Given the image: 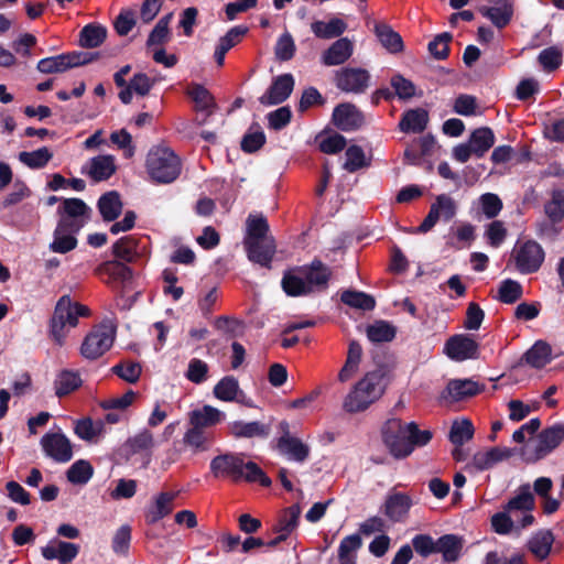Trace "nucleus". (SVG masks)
Here are the masks:
<instances>
[{
  "label": "nucleus",
  "mask_w": 564,
  "mask_h": 564,
  "mask_svg": "<svg viewBox=\"0 0 564 564\" xmlns=\"http://www.w3.org/2000/svg\"><path fill=\"white\" fill-rule=\"evenodd\" d=\"M463 547V536L448 533L437 539L436 553L442 554L444 562H457L462 555Z\"/></svg>",
  "instance_id": "nucleus-27"
},
{
  "label": "nucleus",
  "mask_w": 564,
  "mask_h": 564,
  "mask_svg": "<svg viewBox=\"0 0 564 564\" xmlns=\"http://www.w3.org/2000/svg\"><path fill=\"white\" fill-rule=\"evenodd\" d=\"M370 74L360 67H343L335 74V84L345 93L362 94L369 87Z\"/></svg>",
  "instance_id": "nucleus-11"
},
{
  "label": "nucleus",
  "mask_w": 564,
  "mask_h": 564,
  "mask_svg": "<svg viewBox=\"0 0 564 564\" xmlns=\"http://www.w3.org/2000/svg\"><path fill=\"white\" fill-rule=\"evenodd\" d=\"M544 213L552 224L564 220V189L554 188L550 199L544 204Z\"/></svg>",
  "instance_id": "nucleus-44"
},
{
  "label": "nucleus",
  "mask_w": 564,
  "mask_h": 564,
  "mask_svg": "<svg viewBox=\"0 0 564 564\" xmlns=\"http://www.w3.org/2000/svg\"><path fill=\"white\" fill-rule=\"evenodd\" d=\"M362 356L361 345L357 340H350L348 345L345 365L338 373V380L346 382L357 371Z\"/></svg>",
  "instance_id": "nucleus-41"
},
{
  "label": "nucleus",
  "mask_w": 564,
  "mask_h": 564,
  "mask_svg": "<svg viewBox=\"0 0 564 564\" xmlns=\"http://www.w3.org/2000/svg\"><path fill=\"white\" fill-rule=\"evenodd\" d=\"M514 454L516 448L491 447L487 452H477L473 457V465L479 471L488 470L496 464L509 459Z\"/></svg>",
  "instance_id": "nucleus-20"
},
{
  "label": "nucleus",
  "mask_w": 564,
  "mask_h": 564,
  "mask_svg": "<svg viewBox=\"0 0 564 564\" xmlns=\"http://www.w3.org/2000/svg\"><path fill=\"white\" fill-rule=\"evenodd\" d=\"M495 141V133L489 127L475 129L468 139V142L474 150V155L477 158H482L485 153L492 148Z\"/></svg>",
  "instance_id": "nucleus-35"
},
{
  "label": "nucleus",
  "mask_w": 564,
  "mask_h": 564,
  "mask_svg": "<svg viewBox=\"0 0 564 564\" xmlns=\"http://www.w3.org/2000/svg\"><path fill=\"white\" fill-rule=\"evenodd\" d=\"M370 165V162L367 161L365 152L359 145H350L346 150V162L344 164V169L349 173H355L362 167H367Z\"/></svg>",
  "instance_id": "nucleus-58"
},
{
  "label": "nucleus",
  "mask_w": 564,
  "mask_h": 564,
  "mask_svg": "<svg viewBox=\"0 0 564 564\" xmlns=\"http://www.w3.org/2000/svg\"><path fill=\"white\" fill-rule=\"evenodd\" d=\"M177 494L163 491L154 497L153 502L144 511V520L148 525L158 523L163 518L172 513L174 500Z\"/></svg>",
  "instance_id": "nucleus-18"
},
{
  "label": "nucleus",
  "mask_w": 564,
  "mask_h": 564,
  "mask_svg": "<svg viewBox=\"0 0 564 564\" xmlns=\"http://www.w3.org/2000/svg\"><path fill=\"white\" fill-rule=\"evenodd\" d=\"M474 425L470 420L464 419L462 422H454L449 431V441L455 446H462L474 436Z\"/></svg>",
  "instance_id": "nucleus-55"
},
{
  "label": "nucleus",
  "mask_w": 564,
  "mask_h": 564,
  "mask_svg": "<svg viewBox=\"0 0 564 564\" xmlns=\"http://www.w3.org/2000/svg\"><path fill=\"white\" fill-rule=\"evenodd\" d=\"M446 390L453 400L460 401L481 393L485 386L473 379H452L448 381Z\"/></svg>",
  "instance_id": "nucleus-28"
},
{
  "label": "nucleus",
  "mask_w": 564,
  "mask_h": 564,
  "mask_svg": "<svg viewBox=\"0 0 564 564\" xmlns=\"http://www.w3.org/2000/svg\"><path fill=\"white\" fill-rule=\"evenodd\" d=\"M563 61L562 50L557 46H550L542 50L538 56L539 64L547 73L556 70Z\"/></svg>",
  "instance_id": "nucleus-57"
},
{
  "label": "nucleus",
  "mask_w": 564,
  "mask_h": 564,
  "mask_svg": "<svg viewBox=\"0 0 564 564\" xmlns=\"http://www.w3.org/2000/svg\"><path fill=\"white\" fill-rule=\"evenodd\" d=\"M332 275L330 267L321 259L314 258L307 264L285 270L281 280V288L291 297L322 293L328 289Z\"/></svg>",
  "instance_id": "nucleus-1"
},
{
  "label": "nucleus",
  "mask_w": 564,
  "mask_h": 564,
  "mask_svg": "<svg viewBox=\"0 0 564 564\" xmlns=\"http://www.w3.org/2000/svg\"><path fill=\"white\" fill-rule=\"evenodd\" d=\"M153 445V434L147 429H143L134 436L129 437L126 442V447L131 454H138L143 451L151 449Z\"/></svg>",
  "instance_id": "nucleus-60"
},
{
  "label": "nucleus",
  "mask_w": 564,
  "mask_h": 564,
  "mask_svg": "<svg viewBox=\"0 0 564 564\" xmlns=\"http://www.w3.org/2000/svg\"><path fill=\"white\" fill-rule=\"evenodd\" d=\"M390 85L393 89L392 93L394 94V97H398L400 100H409L416 94L414 83L405 78L400 73L392 75L390 78Z\"/></svg>",
  "instance_id": "nucleus-53"
},
{
  "label": "nucleus",
  "mask_w": 564,
  "mask_h": 564,
  "mask_svg": "<svg viewBox=\"0 0 564 564\" xmlns=\"http://www.w3.org/2000/svg\"><path fill=\"white\" fill-rule=\"evenodd\" d=\"M97 207L104 221H115L122 212V202L120 195L116 191H110L101 195L98 199Z\"/></svg>",
  "instance_id": "nucleus-31"
},
{
  "label": "nucleus",
  "mask_w": 564,
  "mask_h": 564,
  "mask_svg": "<svg viewBox=\"0 0 564 564\" xmlns=\"http://www.w3.org/2000/svg\"><path fill=\"white\" fill-rule=\"evenodd\" d=\"M366 333L368 339L372 343H388L394 339L397 329L386 321H377L368 325Z\"/></svg>",
  "instance_id": "nucleus-47"
},
{
  "label": "nucleus",
  "mask_w": 564,
  "mask_h": 564,
  "mask_svg": "<svg viewBox=\"0 0 564 564\" xmlns=\"http://www.w3.org/2000/svg\"><path fill=\"white\" fill-rule=\"evenodd\" d=\"M99 57L98 52L73 51L40 59L36 69L43 74L64 73L70 68L87 65Z\"/></svg>",
  "instance_id": "nucleus-7"
},
{
  "label": "nucleus",
  "mask_w": 564,
  "mask_h": 564,
  "mask_svg": "<svg viewBox=\"0 0 564 564\" xmlns=\"http://www.w3.org/2000/svg\"><path fill=\"white\" fill-rule=\"evenodd\" d=\"M247 237L245 240L265 239L270 230L269 223L262 214H250L246 221Z\"/></svg>",
  "instance_id": "nucleus-49"
},
{
  "label": "nucleus",
  "mask_w": 564,
  "mask_h": 564,
  "mask_svg": "<svg viewBox=\"0 0 564 564\" xmlns=\"http://www.w3.org/2000/svg\"><path fill=\"white\" fill-rule=\"evenodd\" d=\"M375 34L381 45L390 53L397 54L403 51V40L390 25L386 23L375 24Z\"/></svg>",
  "instance_id": "nucleus-32"
},
{
  "label": "nucleus",
  "mask_w": 564,
  "mask_h": 564,
  "mask_svg": "<svg viewBox=\"0 0 564 564\" xmlns=\"http://www.w3.org/2000/svg\"><path fill=\"white\" fill-rule=\"evenodd\" d=\"M381 437L395 459H403L411 455V448L406 446L408 423L404 424L401 419H388L381 426Z\"/></svg>",
  "instance_id": "nucleus-8"
},
{
  "label": "nucleus",
  "mask_w": 564,
  "mask_h": 564,
  "mask_svg": "<svg viewBox=\"0 0 564 564\" xmlns=\"http://www.w3.org/2000/svg\"><path fill=\"white\" fill-rule=\"evenodd\" d=\"M94 475V468L88 460L78 459L67 470V480L74 485L87 484Z\"/></svg>",
  "instance_id": "nucleus-51"
},
{
  "label": "nucleus",
  "mask_w": 564,
  "mask_h": 564,
  "mask_svg": "<svg viewBox=\"0 0 564 564\" xmlns=\"http://www.w3.org/2000/svg\"><path fill=\"white\" fill-rule=\"evenodd\" d=\"M90 313L88 306L73 302L69 295L61 296L48 323V335L54 344L62 347L66 338L65 327H76L78 317H89Z\"/></svg>",
  "instance_id": "nucleus-4"
},
{
  "label": "nucleus",
  "mask_w": 564,
  "mask_h": 564,
  "mask_svg": "<svg viewBox=\"0 0 564 564\" xmlns=\"http://www.w3.org/2000/svg\"><path fill=\"white\" fill-rule=\"evenodd\" d=\"M83 380L78 371L64 369L59 371L54 380L55 394L58 398L66 397L79 389Z\"/></svg>",
  "instance_id": "nucleus-33"
},
{
  "label": "nucleus",
  "mask_w": 564,
  "mask_h": 564,
  "mask_svg": "<svg viewBox=\"0 0 564 564\" xmlns=\"http://www.w3.org/2000/svg\"><path fill=\"white\" fill-rule=\"evenodd\" d=\"M275 449L288 460L299 464L305 463L311 454V447L299 437L281 441L275 444Z\"/></svg>",
  "instance_id": "nucleus-22"
},
{
  "label": "nucleus",
  "mask_w": 564,
  "mask_h": 564,
  "mask_svg": "<svg viewBox=\"0 0 564 564\" xmlns=\"http://www.w3.org/2000/svg\"><path fill=\"white\" fill-rule=\"evenodd\" d=\"M523 295V288L520 282L506 279L500 282L497 300L503 304H513Z\"/></svg>",
  "instance_id": "nucleus-50"
},
{
  "label": "nucleus",
  "mask_w": 564,
  "mask_h": 564,
  "mask_svg": "<svg viewBox=\"0 0 564 564\" xmlns=\"http://www.w3.org/2000/svg\"><path fill=\"white\" fill-rule=\"evenodd\" d=\"M41 445L46 454L57 463H67L73 457L70 441L62 433H46L41 438Z\"/></svg>",
  "instance_id": "nucleus-13"
},
{
  "label": "nucleus",
  "mask_w": 564,
  "mask_h": 564,
  "mask_svg": "<svg viewBox=\"0 0 564 564\" xmlns=\"http://www.w3.org/2000/svg\"><path fill=\"white\" fill-rule=\"evenodd\" d=\"M151 180L159 184L174 182L181 174L180 158L169 148H154L150 150L145 162Z\"/></svg>",
  "instance_id": "nucleus-5"
},
{
  "label": "nucleus",
  "mask_w": 564,
  "mask_h": 564,
  "mask_svg": "<svg viewBox=\"0 0 564 564\" xmlns=\"http://www.w3.org/2000/svg\"><path fill=\"white\" fill-rule=\"evenodd\" d=\"M551 352L552 348L546 341L538 340L525 351L523 358L531 367L541 369L552 360Z\"/></svg>",
  "instance_id": "nucleus-38"
},
{
  "label": "nucleus",
  "mask_w": 564,
  "mask_h": 564,
  "mask_svg": "<svg viewBox=\"0 0 564 564\" xmlns=\"http://www.w3.org/2000/svg\"><path fill=\"white\" fill-rule=\"evenodd\" d=\"M89 207L87 204L80 198H64L62 200V206L58 207L57 213L61 216H66L70 218H78L80 216L86 215L89 212Z\"/></svg>",
  "instance_id": "nucleus-62"
},
{
  "label": "nucleus",
  "mask_w": 564,
  "mask_h": 564,
  "mask_svg": "<svg viewBox=\"0 0 564 564\" xmlns=\"http://www.w3.org/2000/svg\"><path fill=\"white\" fill-rule=\"evenodd\" d=\"M294 85V77L290 73L274 77L267 91L259 97V102L263 106L280 105L291 96Z\"/></svg>",
  "instance_id": "nucleus-14"
},
{
  "label": "nucleus",
  "mask_w": 564,
  "mask_h": 564,
  "mask_svg": "<svg viewBox=\"0 0 564 564\" xmlns=\"http://www.w3.org/2000/svg\"><path fill=\"white\" fill-rule=\"evenodd\" d=\"M311 30L316 37L328 40L340 36L347 30V23L339 18L328 22L317 20L311 24Z\"/></svg>",
  "instance_id": "nucleus-36"
},
{
  "label": "nucleus",
  "mask_w": 564,
  "mask_h": 564,
  "mask_svg": "<svg viewBox=\"0 0 564 564\" xmlns=\"http://www.w3.org/2000/svg\"><path fill=\"white\" fill-rule=\"evenodd\" d=\"M412 507V499L403 492L389 495L384 501L383 513L392 522L402 521Z\"/></svg>",
  "instance_id": "nucleus-21"
},
{
  "label": "nucleus",
  "mask_w": 564,
  "mask_h": 564,
  "mask_svg": "<svg viewBox=\"0 0 564 564\" xmlns=\"http://www.w3.org/2000/svg\"><path fill=\"white\" fill-rule=\"evenodd\" d=\"M52 158L53 153L46 147L32 152L22 151L19 153L20 162L32 170L45 167Z\"/></svg>",
  "instance_id": "nucleus-48"
},
{
  "label": "nucleus",
  "mask_w": 564,
  "mask_h": 564,
  "mask_svg": "<svg viewBox=\"0 0 564 564\" xmlns=\"http://www.w3.org/2000/svg\"><path fill=\"white\" fill-rule=\"evenodd\" d=\"M187 95L196 105V109L212 113V109L216 107L213 95L200 84H192L187 89Z\"/></svg>",
  "instance_id": "nucleus-46"
},
{
  "label": "nucleus",
  "mask_w": 564,
  "mask_h": 564,
  "mask_svg": "<svg viewBox=\"0 0 564 564\" xmlns=\"http://www.w3.org/2000/svg\"><path fill=\"white\" fill-rule=\"evenodd\" d=\"M432 437L433 433L430 430H420L415 422L408 423L406 446H410L411 454L416 447H423L427 445Z\"/></svg>",
  "instance_id": "nucleus-59"
},
{
  "label": "nucleus",
  "mask_w": 564,
  "mask_h": 564,
  "mask_svg": "<svg viewBox=\"0 0 564 564\" xmlns=\"http://www.w3.org/2000/svg\"><path fill=\"white\" fill-rule=\"evenodd\" d=\"M453 35L449 32L437 34L427 45V50L433 58L437 61L446 59L449 55V43Z\"/></svg>",
  "instance_id": "nucleus-56"
},
{
  "label": "nucleus",
  "mask_w": 564,
  "mask_h": 564,
  "mask_svg": "<svg viewBox=\"0 0 564 564\" xmlns=\"http://www.w3.org/2000/svg\"><path fill=\"white\" fill-rule=\"evenodd\" d=\"M107 28L99 23L86 24L78 34V44L84 48L99 47L107 39Z\"/></svg>",
  "instance_id": "nucleus-30"
},
{
  "label": "nucleus",
  "mask_w": 564,
  "mask_h": 564,
  "mask_svg": "<svg viewBox=\"0 0 564 564\" xmlns=\"http://www.w3.org/2000/svg\"><path fill=\"white\" fill-rule=\"evenodd\" d=\"M131 543V527L121 525L115 533L111 541L112 551L119 556H127Z\"/></svg>",
  "instance_id": "nucleus-63"
},
{
  "label": "nucleus",
  "mask_w": 564,
  "mask_h": 564,
  "mask_svg": "<svg viewBox=\"0 0 564 564\" xmlns=\"http://www.w3.org/2000/svg\"><path fill=\"white\" fill-rule=\"evenodd\" d=\"M563 440L564 425L554 424L539 433L532 452L524 447L521 451V455L527 463H535L554 451Z\"/></svg>",
  "instance_id": "nucleus-10"
},
{
  "label": "nucleus",
  "mask_w": 564,
  "mask_h": 564,
  "mask_svg": "<svg viewBox=\"0 0 564 564\" xmlns=\"http://www.w3.org/2000/svg\"><path fill=\"white\" fill-rule=\"evenodd\" d=\"M444 354L454 361L476 359L479 355V345L469 335L457 334L446 340Z\"/></svg>",
  "instance_id": "nucleus-12"
},
{
  "label": "nucleus",
  "mask_w": 564,
  "mask_h": 564,
  "mask_svg": "<svg viewBox=\"0 0 564 564\" xmlns=\"http://www.w3.org/2000/svg\"><path fill=\"white\" fill-rule=\"evenodd\" d=\"M140 239L133 235H128L118 239L111 247L115 259L126 263L134 262L140 256Z\"/></svg>",
  "instance_id": "nucleus-26"
},
{
  "label": "nucleus",
  "mask_w": 564,
  "mask_h": 564,
  "mask_svg": "<svg viewBox=\"0 0 564 564\" xmlns=\"http://www.w3.org/2000/svg\"><path fill=\"white\" fill-rule=\"evenodd\" d=\"M224 413L212 405H204L202 409L189 413V423L192 426L204 429L218 424Z\"/></svg>",
  "instance_id": "nucleus-37"
},
{
  "label": "nucleus",
  "mask_w": 564,
  "mask_h": 564,
  "mask_svg": "<svg viewBox=\"0 0 564 564\" xmlns=\"http://www.w3.org/2000/svg\"><path fill=\"white\" fill-rule=\"evenodd\" d=\"M497 7H482L479 9L482 17L489 19L498 28H506L513 17V4L510 0H495Z\"/></svg>",
  "instance_id": "nucleus-23"
},
{
  "label": "nucleus",
  "mask_w": 564,
  "mask_h": 564,
  "mask_svg": "<svg viewBox=\"0 0 564 564\" xmlns=\"http://www.w3.org/2000/svg\"><path fill=\"white\" fill-rule=\"evenodd\" d=\"M296 46L293 36L284 32L276 41L274 46L275 58L280 62H288L294 57Z\"/></svg>",
  "instance_id": "nucleus-61"
},
{
  "label": "nucleus",
  "mask_w": 564,
  "mask_h": 564,
  "mask_svg": "<svg viewBox=\"0 0 564 564\" xmlns=\"http://www.w3.org/2000/svg\"><path fill=\"white\" fill-rule=\"evenodd\" d=\"M116 172L115 159L112 155H98L90 161L89 176L95 182L110 178Z\"/></svg>",
  "instance_id": "nucleus-39"
},
{
  "label": "nucleus",
  "mask_w": 564,
  "mask_h": 564,
  "mask_svg": "<svg viewBox=\"0 0 564 564\" xmlns=\"http://www.w3.org/2000/svg\"><path fill=\"white\" fill-rule=\"evenodd\" d=\"M116 328L107 324L95 326L84 338L80 354L86 359L95 360L108 351L115 340Z\"/></svg>",
  "instance_id": "nucleus-9"
},
{
  "label": "nucleus",
  "mask_w": 564,
  "mask_h": 564,
  "mask_svg": "<svg viewBox=\"0 0 564 564\" xmlns=\"http://www.w3.org/2000/svg\"><path fill=\"white\" fill-rule=\"evenodd\" d=\"M511 259L519 273L532 274L538 272L544 263L545 251L535 240L517 241L511 252Z\"/></svg>",
  "instance_id": "nucleus-6"
},
{
  "label": "nucleus",
  "mask_w": 564,
  "mask_h": 564,
  "mask_svg": "<svg viewBox=\"0 0 564 564\" xmlns=\"http://www.w3.org/2000/svg\"><path fill=\"white\" fill-rule=\"evenodd\" d=\"M534 509V496L530 491L529 485L520 487L519 494L511 498L505 506L507 512L513 510L531 511Z\"/></svg>",
  "instance_id": "nucleus-52"
},
{
  "label": "nucleus",
  "mask_w": 564,
  "mask_h": 564,
  "mask_svg": "<svg viewBox=\"0 0 564 564\" xmlns=\"http://www.w3.org/2000/svg\"><path fill=\"white\" fill-rule=\"evenodd\" d=\"M172 19V13H169L162 17L155 24V26L150 32L147 40V47H151L154 45H163L170 39V22Z\"/></svg>",
  "instance_id": "nucleus-54"
},
{
  "label": "nucleus",
  "mask_w": 564,
  "mask_h": 564,
  "mask_svg": "<svg viewBox=\"0 0 564 564\" xmlns=\"http://www.w3.org/2000/svg\"><path fill=\"white\" fill-rule=\"evenodd\" d=\"M362 540L358 533L345 536L338 547L339 564H357L356 552L361 547Z\"/></svg>",
  "instance_id": "nucleus-42"
},
{
  "label": "nucleus",
  "mask_w": 564,
  "mask_h": 564,
  "mask_svg": "<svg viewBox=\"0 0 564 564\" xmlns=\"http://www.w3.org/2000/svg\"><path fill=\"white\" fill-rule=\"evenodd\" d=\"M243 245L250 261L268 269L271 268L275 254L273 238L245 240Z\"/></svg>",
  "instance_id": "nucleus-16"
},
{
  "label": "nucleus",
  "mask_w": 564,
  "mask_h": 564,
  "mask_svg": "<svg viewBox=\"0 0 564 564\" xmlns=\"http://www.w3.org/2000/svg\"><path fill=\"white\" fill-rule=\"evenodd\" d=\"M229 432L235 438H268L271 425L260 421H235L229 425Z\"/></svg>",
  "instance_id": "nucleus-19"
},
{
  "label": "nucleus",
  "mask_w": 564,
  "mask_h": 564,
  "mask_svg": "<svg viewBox=\"0 0 564 564\" xmlns=\"http://www.w3.org/2000/svg\"><path fill=\"white\" fill-rule=\"evenodd\" d=\"M332 122L339 130L350 132L364 124V115L354 104L343 102L334 108Z\"/></svg>",
  "instance_id": "nucleus-15"
},
{
  "label": "nucleus",
  "mask_w": 564,
  "mask_h": 564,
  "mask_svg": "<svg viewBox=\"0 0 564 564\" xmlns=\"http://www.w3.org/2000/svg\"><path fill=\"white\" fill-rule=\"evenodd\" d=\"M31 196V189L22 180H15L13 183V191L9 193L0 203V209H7L13 205L21 203L23 199Z\"/></svg>",
  "instance_id": "nucleus-64"
},
{
  "label": "nucleus",
  "mask_w": 564,
  "mask_h": 564,
  "mask_svg": "<svg viewBox=\"0 0 564 564\" xmlns=\"http://www.w3.org/2000/svg\"><path fill=\"white\" fill-rule=\"evenodd\" d=\"M352 50V43L347 37H340L324 51L322 63L326 66L341 65L351 56Z\"/></svg>",
  "instance_id": "nucleus-25"
},
{
  "label": "nucleus",
  "mask_w": 564,
  "mask_h": 564,
  "mask_svg": "<svg viewBox=\"0 0 564 564\" xmlns=\"http://www.w3.org/2000/svg\"><path fill=\"white\" fill-rule=\"evenodd\" d=\"M98 272L108 275L112 281L122 284L130 283L133 272L128 264L121 260H108L99 264Z\"/></svg>",
  "instance_id": "nucleus-34"
},
{
  "label": "nucleus",
  "mask_w": 564,
  "mask_h": 564,
  "mask_svg": "<svg viewBox=\"0 0 564 564\" xmlns=\"http://www.w3.org/2000/svg\"><path fill=\"white\" fill-rule=\"evenodd\" d=\"M245 454L228 452L215 456L209 464L210 473L215 478H226L235 484L246 481L259 484L268 488L272 485L271 478L254 462H245Z\"/></svg>",
  "instance_id": "nucleus-2"
},
{
  "label": "nucleus",
  "mask_w": 564,
  "mask_h": 564,
  "mask_svg": "<svg viewBox=\"0 0 564 564\" xmlns=\"http://www.w3.org/2000/svg\"><path fill=\"white\" fill-rule=\"evenodd\" d=\"M340 301L354 308L362 311H372L376 307V300L361 291L346 290L340 295Z\"/></svg>",
  "instance_id": "nucleus-45"
},
{
  "label": "nucleus",
  "mask_w": 564,
  "mask_h": 564,
  "mask_svg": "<svg viewBox=\"0 0 564 564\" xmlns=\"http://www.w3.org/2000/svg\"><path fill=\"white\" fill-rule=\"evenodd\" d=\"M429 123V112L423 108L405 110L399 121V129L404 133H421Z\"/></svg>",
  "instance_id": "nucleus-24"
},
{
  "label": "nucleus",
  "mask_w": 564,
  "mask_h": 564,
  "mask_svg": "<svg viewBox=\"0 0 564 564\" xmlns=\"http://www.w3.org/2000/svg\"><path fill=\"white\" fill-rule=\"evenodd\" d=\"M79 550L78 544L53 539L41 549V553L47 561L57 560L59 564H69L77 557Z\"/></svg>",
  "instance_id": "nucleus-17"
},
{
  "label": "nucleus",
  "mask_w": 564,
  "mask_h": 564,
  "mask_svg": "<svg viewBox=\"0 0 564 564\" xmlns=\"http://www.w3.org/2000/svg\"><path fill=\"white\" fill-rule=\"evenodd\" d=\"M554 543V534L551 530H540L528 541V550L539 561H544L551 553Z\"/></svg>",
  "instance_id": "nucleus-29"
},
{
  "label": "nucleus",
  "mask_w": 564,
  "mask_h": 564,
  "mask_svg": "<svg viewBox=\"0 0 564 564\" xmlns=\"http://www.w3.org/2000/svg\"><path fill=\"white\" fill-rule=\"evenodd\" d=\"M301 516V507L295 503L283 510V513L278 519L273 527V531L278 534H284L288 539L289 535L297 528L299 519Z\"/></svg>",
  "instance_id": "nucleus-40"
},
{
  "label": "nucleus",
  "mask_w": 564,
  "mask_h": 564,
  "mask_svg": "<svg viewBox=\"0 0 564 564\" xmlns=\"http://www.w3.org/2000/svg\"><path fill=\"white\" fill-rule=\"evenodd\" d=\"M214 395L221 401L231 402L237 400L238 395H243L239 388V382L234 376H226L214 387Z\"/></svg>",
  "instance_id": "nucleus-43"
},
{
  "label": "nucleus",
  "mask_w": 564,
  "mask_h": 564,
  "mask_svg": "<svg viewBox=\"0 0 564 564\" xmlns=\"http://www.w3.org/2000/svg\"><path fill=\"white\" fill-rule=\"evenodd\" d=\"M387 384L383 370L367 372L345 397L344 411L350 414L366 411L383 395Z\"/></svg>",
  "instance_id": "nucleus-3"
}]
</instances>
